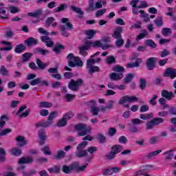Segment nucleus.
<instances>
[{"instance_id":"42","label":"nucleus","mask_w":176,"mask_h":176,"mask_svg":"<svg viewBox=\"0 0 176 176\" xmlns=\"http://www.w3.org/2000/svg\"><path fill=\"white\" fill-rule=\"evenodd\" d=\"M89 142H87V141H84L77 146L76 149L77 151H85V148H86V146H87Z\"/></svg>"},{"instance_id":"21","label":"nucleus","mask_w":176,"mask_h":176,"mask_svg":"<svg viewBox=\"0 0 176 176\" xmlns=\"http://www.w3.org/2000/svg\"><path fill=\"white\" fill-rule=\"evenodd\" d=\"M69 21V19H68V18H63L61 19V23L63 24H65L64 25L65 26V30H74V25H72V23L68 22Z\"/></svg>"},{"instance_id":"56","label":"nucleus","mask_w":176,"mask_h":176,"mask_svg":"<svg viewBox=\"0 0 176 176\" xmlns=\"http://www.w3.org/2000/svg\"><path fill=\"white\" fill-rule=\"evenodd\" d=\"M154 23L157 27H162L163 25V19L162 16H159L154 21Z\"/></svg>"},{"instance_id":"14","label":"nucleus","mask_w":176,"mask_h":176,"mask_svg":"<svg viewBox=\"0 0 176 176\" xmlns=\"http://www.w3.org/2000/svg\"><path fill=\"white\" fill-rule=\"evenodd\" d=\"M38 138H39V144L40 145H44L45 142L46 141V138H47V135H46V131L43 129H41L38 131Z\"/></svg>"},{"instance_id":"29","label":"nucleus","mask_w":176,"mask_h":176,"mask_svg":"<svg viewBox=\"0 0 176 176\" xmlns=\"http://www.w3.org/2000/svg\"><path fill=\"white\" fill-rule=\"evenodd\" d=\"M159 153H162V150H157L155 151L149 153L145 155L146 159L151 160L152 157H155V156H157Z\"/></svg>"},{"instance_id":"6","label":"nucleus","mask_w":176,"mask_h":176,"mask_svg":"<svg viewBox=\"0 0 176 176\" xmlns=\"http://www.w3.org/2000/svg\"><path fill=\"white\" fill-rule=\"evenodd\" d=\"M137 101H138V98L134 96H124L120 98L118 101V104L119 105H123L125 102H135Z\"/></svg>"},{"instance_id":"24","label":"nucleus","mask_w":176,"mask_h":176,"mask_svg":"<svg viewBox=\"0 0 176 176\" xmlns=\"http://www.w3.org/2000/svg\"><path fill=\"white\" fill-rule=\"evenodd\" d=\"M173 152H174V150H169L164 153L165 162H168L171 160L173 157H174L175 155L173 153Z\"/></svg>"},{"instance_id":"38","label":"nucleus","mask_w":176,"mask_h":176,"mask_svg":"<svg viewBox=\"0 0 176 176\" xmlns=\"http://www.w3.org/2000/svg\"><path fill=\"white\" fill-rule=\"evenodd\" d=\"M145 45H146V46H148L149 47H151L152 49H156L157 46L155 41L151 39L146 40L145 41Z\"/></svg>"},{"instance_id":"12","label":"nucleus","mask_w":176,"mask_h":176,"mask_svg":"<svg viewBox=\"0 0 176 176\" xmlns=\"http://www.w3.org/2000/svg\"><path fill=\"white\" fill-rule=\"evenodd\" d=\"M24 109H27V106L23 105L22 107H19V109L18 110V112L16 113V115L18 116L19 118H27L28 115H30V113L31 112V110L27 109L25 112H23Z\"/></svg>"},{"instance_id":"41","label":"nucleus","mask_w":176,"mask_h":176,"mask_svg":"<svg viewBox=\"0 0 176 176\" xmlns=\"http://www.w3.org/2000/svg\"><path fill=\"white\" fill-rule=\"evenodd\" d=\"M140 119L142 120H149V119H152L153 118V113H150L149 114H140Z\"/></svg>"},{"instance_id":"62","label":"nucleus","mask_w":176,"mask_h":176,"mask_svg":"<svg viewBox=\"0 0 176 176\" xmlns=\"http://www.w3.org/2000/svg\"><path fill=\"white\" fill-rule=\"evenodd\" d=\"M159 96L157 95H153L151 99L149 100L150 105L155 107L157 102H156V98H158Z\"/></svg>"},{"instance_id":"43","label":"nucleus","mask_w":176,"mask_h":176,"mask_svg":"<svg viewBox=\"0 0 176 176\" xmlns=\"http://www.w3.org/2000/svg\"><path fill=\"white\" fill-rule=\"evenodd\" d=\"M102 5H107V1H105V0H98L95 3V8H96V9H101V8H102Z\"/></svg>"},{"instance_id":"26","label":"nucleus","mask_w":176,"mask_h":176,"mask_svg":"<svg viewBox=\"0 0 176 176\" xmlns=\"http://www.w3.org/2000/svg\"><path fill=\"white\" fill-rule=\"evenodd\" d=\"M15 140L16 142H19V146H25V145H27V140H25V138H24V136H17Z\"/></svg>"},{"instance_id":"5","label":"nucleus","mask_w":176,"mask_h":176,"mask_svg":"<svg viewBox=\"0 0 176 176\" xmlns=\"http://www.w3.org/2000/svg\"><path fill=\"white\" fill-rule=\"evenodd\" d=\"M87 167V164L80 166V164L78 162H74L72 164H70V168L72 170V172L76 170V173H84Z\"/></svg>"},{"instance_id":"18","label":"nucleus","mask_w":176,"mask_h":176,"mask_svg":"<svg viewBox=\"0 0 176 176\" xmlns=\"http://www.w3.org/2000/svg\"><path fill=\"white\" fill-rule=\"evenodd\" d=\"M142 63V58H138L135 60V63H129L126 65V68H138L140 64Z\"/></svg>"},{"instance_id":"55","label":"nucleus","mask_w":176,"mask_h":176,"mask_svg":"<svg viewBox=\"0 0 176 176\" xmlns=\"http://www.w3.org/2000/svg\"><path fill=\"white\" fill-rule=\"evenodd\" d=\"M0 74L3 76H8V75H9V71L6 69V67H5L4 65H1L0 69Z\"/></svg>"},{"instance_id":"53","label":"nucleus","mask_w":176,"mask_h":176,"mask_svg":"<svg viewBox=\"0 0 176 176\" xmlns=\"http://www.w3.org/2000/svg\"><path fill=\"white\" fill-rule=\"evenodd\" d=\"M96 138L101 144H104L107 141V138H105L104 135L101 133H98Z\"/></svg>"},{"instance_id":"19","label":"nucleus","mask_w":176,"mask_h":176,"mask_svg":"<svg viewBox=\"0 0 176 176\" xmlns=\"http://www.w3.org/2000/svg\"><path fill=\"white\" fill-rule=\"evenodd\" d=\"M123 73H111L109 75V78L111 80H120V79H123Z\"/></svg>"},{"instance_id":"35","label":"nucleus","mask_w":176,"mask_h":176,"mask_svg":"<svg viewBox=\"0 0 176 176\" xmlns=\"http://www.w3.org/2000/svg\"><path fill=\"white\" fill-rule=\"evenodd\" d=\"M68 6L67 4H60V6L54 9V13H60V12H63V10H65Z\"/></svg>"},{"instance_id":"63","label":"nucleus","mask_w":176,"mask_h":176,"mask_svg":"<svg viewBox=\"0 0 176 176\" xmlns=\"http://www.w3.org/2000/svg\"><path fill=\"white\" fill-rule=\"evenodd\" d=\"M114 105H115V100H110L107 101L106 108H107V109H113Z\"/></svg>"},{"instance_id":"25","label":"nucleus","mask_w":176,"mask_h":176,"mask_svg":"<svg viewBox=\"0 0 176 176\" xmlns=\"http://www.w3.org/2000/svg\"><path fill=\"white\" fill-rule=\"evenodd\" d=\"M34 160L32 157H21L18 160L19 164H28L30 163H32Z\"/></svg>"},{"instance_id":"44","label":"nucleus","mask_w":176,"mask_h":176,"mask_svg":"<svg viewBox=\"0 0 176 176\" xmlns=\"http://www.w3.org/2000/svg\"><path fill=\"white\" fill-rule=\"evenodd\" d=\"M113 71H114V72H118L119 74H123V72H124V67L117 65L113 67Z\"/></svg>"},{"instance_id":"37","label":"nucleus","mask_w":176,"mask_h":176,"mask_svg":"<svg viewBox=\"0 0 176 176\" xmlns=\"http://www.w3.org/2000/svg\"><path fill=\"white\" fill-rule=\"evenodd\" d=\"M22 57H23L22 62L27 63V61H30V58L32 57V54L30 52H26L22 55Z\"/></svg>"},{"instance_id":"8","label":"nucleus","mask_w":176,"mask_h":176,"mask_svg":"<svg viewBox=\"0 0 176 176\" xmlns=\"http://www.w3.org/2000/svg\"><path fill=\"white\" fill-rule=\"evenodd\" d=\"M164 78H170V79H175L176 78V69L173 67H168L163 74Z\"/></svg>"},{"instance_id":"50","label":"nucleus","mask_w":176,"mask_h":176,"mask_svg":"<svg viewBox=\"0 0 176 176\" xmlns=\"http://www.w3.org/2000/svg\"><path fill=\"white\" fill-rule=\"evenodd\" d=\"M161 32H162V35H164V36H168V35L172 34L171 29H170L168 28H164L162 30Z\"/></svg>"},{"instance_id":"30","label":"nucleus","mask_w":176,"mask_h":176,"mask_svg":"<svg viewBox=\"0 0 176 176\" xmlns=\"http://www.w3.org/2000/svg\"><path fill=\"white\" fill-rule=\"evenodd\" d=\"M36 63L39 69H41V71H43V69H45L47 67V64L42 62V60H41V59L39 58L36 59Z\"/></svg>"},{"instance_id":"15","label":"nucleus","mask_w":176,"mask_h":176,"mask_svg":"<svg viewBox=\"0 0 176 176\" xmlns=\"http://www.w3.org/2000/svg\"><path fill=\"white\" fill-rule=\"evenodd\" d=\"M87 152H89V153H90V155L86 158V162H87L88 163H90V161L93 160L94 153L97 152V147L96 146L88 147L87 149Z\"/></svg>"},{"instance_id":"22","label":"nucleus","mask_w":176,"mask_h":176,"mask_svg":"<svg viewBox=\"0 0 176 176\" xmlns=\"http://www.w3.org/2000/svg\"><path fill=\"white\" fill-rule=\"evenodd\" d=\"M123 151V146L119 145V144H116L113 145L111 147V151L115 155H118V153H120V152H122Z\"/></svg>"},{"instance_id":"3","label":"nucleus","mask_w":176,"mask_h":176,"mask_svg":"<svg viewBox=\"0 0 176 176\" xmlns=\"http://www.w3.org/2000/svg\"><path fill=\"white\" fill-rule=\"evenodd\" d=\"M82 85H83V79L78 78L77 80L72 79L68 84V89L72 90V91H78Z\"/></svg>"},{"instance_id":"57","label":"nucleus","mask_w":176,"mask_h":176,"mask_svg":"<svg viewBox=\"0 0 176 176\" xmlns=\"http://www.w3.org/2000/svg\"><path fill=\"white\" fill-rule=\"evenodd\" d=\"M7 9L8 10H9L10 13H12V14L19 13L20 12V10H19V8L15 6H10V7H8Z\"/></svg>"},{"instance_id":"20","label":"nucleus","mask_w":176,"mask_h":176,"mask_svg":"<svg viewBox=\"0 0 176 176\" xmlns=\"http://www.w3.org/2000/svg\"><path fill=\"white\" fill-rule=\"evenodd\" d=\"M33 53L34 54H41V56H47L50 52L47 50H43L41 47H36L34 50Z\"/></svg>"},{"instance_id":"23","label":"nucleus","mask_w":176,"mask_h":176,"mask_svg":"<svg viewBox=\"0 0 176 176\" xmlns=\"http://www.w3.org/2000/svg\"><path fill=\"white\" fill-rule=\"evenodd\" d=\"M24 43L28 46H34L38 45V40L35 39L34 37H30L24 41Z\"/></svg>"},{"instance_id":"64","label":"nucleus","mask_w":176,"mask_h":176,"mask_svg":"<svg viewBox=\"0 0 176 176\" xmlns=\"http://www.w3.org/2000/svg\"><path fill=\"white\" fill-rule=\"evenodd\" d=\"M103 175L104 176H109V175H112V169L111 168H106L103 170V173H102Z\"/></svg>"},{"instance_id":"27","label":"nucleus","mask_w":176,"mask_h":176,"mask_svg":"<svg viewBox=\"0 0 176 176\" xmlns=\"http://www.w3.org/2000/svg\"><path fill=\"white\" fill-rule=\"evenodd\" d=\"M78 151L76 152L75 155L76 157H89L88 153L87 150H77Z\"/></svg>"},{"instance_id":"46","label":"nucleus","mask_w":176,"mask_h":176,"mask_svg":"<svg viewBox=\"0 0 176 176\" xmlns=\"http://www.w3.org/2000/svg\"><path fill=\"white\" fill-rule=\"evenodd\" d=\"M53 107V103L49 102H41L39 107L40 108H52Z\"/></svg>"},{"instance_id":"59","label":"nucleus","mask_w":176,"mask_h":176,"mask_svg":"<svg viewBox=\"0 0 176 176\" xmlns=\"http://www.w3.org/2000/svg\"><path fill=\"white\" fill-rule=\"evenodd\" d=\"M71 10L75 12L76 13H78V14L83 15V11L80 9V8L75 7L74 6H71Z\"/></svg>"},{"instance_id":"17","label":"nucleus","mask_w":176,"mask_h":176,"mask_svg":"<svg viewBox=\"0 0 176 176\" xmlns=\"http://www.w3.org/2000/svg\"><path fill=\"white\" fill-rule=\"evenodd\" d=\"M65 156H67V153L64 150L60 149L56 151L54 158L56 160H63V159H65Z\"/></svg>"},{"instance_id":"31","label":"nucleus","mask_w":176,"mask_h":176,"mask_svg":"<svg viewBox=\"0 0 176 176\" xmlns=\"http://www.w3.org/2000/svg\"><path fill=\"white\" fill-rule=\"evenodd\" d=\"M27 49V47L24 45L23 44H19L15 47L14 52L15 53H23L24 50Z\"/></svg>"},{"instance_id":"7","label":"nucleus","mask_w":176,"mask_h":176,"mask_svg":"<svg viewBox=\"0 0 176 176\" xmlns=\"http://www.w3.org/2000/svg\"><path fill=\"white\" fill-rule=\"evenodd\" d=\"M157 58L155 57L148 58L146 61V67L148 71H152L156 68V62Z\"/></svg>"},{"instance_id":"4","label":"nucleus","mask_w":176,"mask_h":176,"mask_svg":"<svg viewBox=\"0 0 176 176\" xmlns=\"http://www.w3.org/2000/svg\"><path fill=\"white\" fill-rule=\"evenodd\" d=\"M164 123V119L162 118H155L148 122L146 124V130H152L155 126H159V124Z\"/></svg>"},{"instance_id":"33","label":"nucleus","mask_w":176,"mask_h":176,"mask_svg":"<svg viewBox=\"0 0 176 176\" xmlns=\"http://www.w3.org/2000/svg\"><path fill=\"white\" fill-rule=\"evenodd\" d=\"M52 125V122L50 121H45L43 122H37L35 124L36 127H49V126Z\"/></svg>"},{"instance_id":"40","label":"nucleus","mask_w":176,"mask_h":176,"mask_svg":"<svg viewBox=\"0 0 176 176\" xmlns=\"http://www.w3.org/2000/svg\"><path fill=\"white\" fill-rule=\"evenodd\" d=\"M63 49H65L64 45H61L60 44L56 45L54 48H53V52H55V53H56V54H60L61 53V50H63Z\"/></svg>"},{"instance_id":"49","label":"nucleus","mask_w":176,"mask_h":176,"mask_svg":"<svg viewBox=\"0 0 176 176\" xmlns=\"http://www.w3.org/2000/svg\"><path fill=\"white\" fill-rule=\"evenodd\" d=\"M58 113L57 111L52 112L48 116L47 122H50L52 124L53 123V119H54L56 116H57Z\"/></svg>"},{"instance_id":"9","label":"nucleus","mask_w":176,"mask_h":176,"mask_svg":"<svg viewBox=\"0 0 176 176\" xmlns=\"http://www.w3.org/2000/svg\"><path fill=\"white\" fill-rule=\"evenodd\" d=\"M90 49V41H86L84 45L78 47V50L80 54L83 56V57H86L87 56V52L86 50H89Z\"/></svg>"},{"instance_id":"52","label":"nucleus","mask_w":176,"mask_h":176,"mask_svg":"<svg viewBox=\"0 0 176 176\" xmlns=\"http://www.w3.org/2000/svg\"><path fill=\"white\" fill-rule=\"evenodd\" d=\"M94 64H96V59L91 58V56H90L89 59H88L87 60V68H90L91 67H93V65H94Z\"/></svg>"},{"instance_id":"16","label":"nucleus","mask_w":176,"mask_h":176,"mask_svg":"<svg viewBox=\"0 0 176 176\" xmlns=\"http://www.w3.org/2000/svg\"><path fill=\"white\" fill-rule=\"evenodd\" d=\"M122 32H123V28L118 26L112 34L113 38H114V39H120L122 38Z\"/></svg>"},{"instance_id":"60","label":"nucleus","mask_w":176,"mask_h":176,"mask_svg":"<svg viewBox=\"0 0 176 176\" xmlns=\"http://www.w3.org/2000/svg\"><path fill=\"white\" fill-rule=\"evenodd\" d=\"M115 45L117 47H122L124 45V40L123 38H117V41H115Z\"/></svg>"},{"instance_id":"61","label":"nucleus","mask_w":176,"mask_h":176,"mask_svg":"<svg viewBox=\"0 0 176 176\" xmlns=\"http://www.w3.org/2000/svg\"><path fill=\"white\" fill-rule=\"evenodd\" d=\"M146 35H148V32L146 30H142V32L137 36L136 41H140V39H144V38L146 36Z\"/></svg>"},{"instance_id":"39","label":"nucleus","mask_w":176,"mask_h":176,"mask_svg":"<svg viewBox=\"0 0 176 176\" xmlns=\"http://www.w3.org/2000/svg\"><path fill=\"white\" fill-rule=\"evenodd\" d=\"M139 87L140 90H145V87H146V80L145 78H140L139 81Z\"/></svg>"},{"instance_id":"34","label":"nucleus","mask_w":176,"mask_h":176,"mask_svg":"<svg viewBox=\"0 0 176 176\" xmlns=\"http://www.w3.org/2000/svg\"><path fill=\"white\" fill-rule=\"evenodd\" d=\"M94 10H96V4L94 5V0H89V8L86 9V12L88 13L90 12H93Z\"/></svg>"},{"instance_id":"32","label":"nucleus","mask_w":176,"mask_h":176,"mask_svg":"<svg viewBox=\"0 0 176 176\" xmlns=\"http://www.w3.org/2000/svg\"><path fill=\"white\" fill-rule=\"evenodd\" d=\"M42 13H43V10L42 9H38L34 12H29L28 16L30 17H39Z\"/></svg>"},{"instance_id":"1","label":"nucleus","mask_w":176,"mask_h":176,"mask_svg":"<svg viewBox=\"0 0 176 176\" xmlns=\"http://www.w3.org/2000/svg\"><path fill=\"white\" fill-rule=\"evenodd\" d=\"M67 65L70 68H75V67H83V62L80 60L79 56H75L73 53H70L67 56Z\"/></svg>"},{"instance_id":"51","label":"nucleus","mask_w":176,"mask_h":176,"mask_svg":"<svg viewBox=\"0 0 176 176\" xmlns=\"http://www.w3.org/2000/svg\"><path fill=\"white\" fill-rule=\"evenodd\" d=\"M140 13L142 17H144V21L146 23H148V21H150L151 19L149 18V15L148 14L145 13V11H144L143 10H140Z\"/></svg>"},{"instance_id":"47","label":"nucleus","mask_w":176,"mask_h":176,"mask_svg":"<svg viewBox=\"0 0 176 176\" xmlns=\"http://www.w3.org/2000/svg\"><path fill=\"white\" fill-rule=\"evenodd\" d=\"M10 151L14 156H20L21 155V150L16 147L12 148Z\"/></svg>"},{"instance_id":"13","label":"nucleus","mask_w":176,"mask_h":176,"mask_svg":"<svg viewBox=\"0 0 176 176\" xmlns=\"http://www.w3.org/2000/svg\"><path fill=\"white\" fill-rule=\"evenodd\" d=\"M40 39L41 41L45 43L47 47H53V46H54V42L48 36H41Z\"/></svg>"},{"instance_id":"45","label":"nucleus","mask_w":176,"mask_h":176,"mask_svg":"<svg viewBox=\"0 0 176 176\" xmlns=\"http://www.w3.org/2000/svg\"><path fill=\"white\" fill-rule=\"evenodd\" d=\"M62 171L65 174H71V173H72V170L71 169V166L63 165L62 166Z\"/></svg>"},{"instance_id":"28","label":"nucleus","mask_w":176,"mask_h":176,"mask_svg":"<svg viewBox=\"0 0 176 176\" xmlns=\"http://www.w3.org/2000/svg\"><path fill=\"white\" fill-rule=\"evenodd\" d=\"M96 31L94 30H89L84 31L85 35L87 36V39H93L94 34H96Z\"/></svg>"},{"instance_id":"2","label":"nucleus","mask_w":176,"mask_h":176,"mask_svg":"<svg viewBox=\"0 0 176 176\" xmlns=\"http://www.w3.org/2000/svg\"><path fill=\"white\" fill-rule=\"evenodd\" d=\"M74 129L77 131L78 137H85V135L90 134L91 131V127L86 124H78L75 126Z\"/></svg>"},{"instance_id":"11","label":"nucleus","mask_w":176,"mask_h":176,"mask_svg":"<svg viewBox=\"0 0 176 176\" xmlns=\"http://www.w3.org/2000/svg\"><path fill=\"white\" fill-rule=\"evenodd\" d=\"M96 102L95 100H91L89 102V106L91 108L90 112L93 116H98V113L100 112V109L96 107Z\"/></svg>"},{"instance_id":"10","label":"nucleus","mask_w":176,"mask_h":176,"mask_svg":"<svg viewBox=\"0 0 176 176\" xmlns=\"http://www.w3.org/2000/svg\"><path fill=\"white\" fill-rule=\"evenodd\" d=\"M30 85H31V86H36V85H38L40 87L49 86V82L47 80L42 81L41 78H37L30 80Z\"/></svg>"},{"instance_id":"54","label":"nucleus","mask_w":176,"mask_h":176,"mask_svg":"<svg viewBox=\"0 0 176 176\" xmlns=\"http://www.w3.org/2000/svg\"><path fill=\"white\" fill-rule=\"evenodd\" d=\"M133 78H134L133 74H127L126 78H124V83H130V82H131V80H133Z\"/></svg>"},{"instance_id":"48","label":"nucleus","mask_w":176,"mask_h":176,"mask_svg":"<svg viewBox=\"0 0 176 176\" xmlns=\"http://www.w3.org/2000/svg\"><path fill=\"white\" fill-rule=\"evenodd\" d=\"M60 28V31H61L62 32V35L63 36H65L66 38H68V36H69V33H68L65 29V25H61L59 26Z\"/></svg>"},{"instance_id":"58","label":"nucleus","mask_w":176,"mask_h":176,"mask_svg":"<svg viewBox=\"0 0 176 176\" xmlns=\"http://www.w3.org/2000/svg\"><path fill=\"white\" fill-rule=\"evenodd\" d=\"M58 127H64L67 126V121L64 117H63L62 119L59 120V121L57 123Z\"/></svg>"},{"instance_id":"36","label":"nucleus","mask_w":176,"mask_h":176,"mask_svg":"<svg viewBox=\"0 0 176 176\" xmlns=\"http://www.w3.org/2000/svg\"><path fill=\"white\" fill-rule=\"evenodd\" d=\"M6 151H5V148H0V162H6Z\"/></svg>"}]
</instances>
